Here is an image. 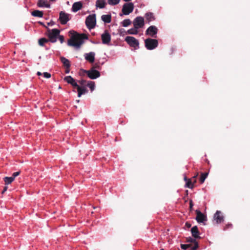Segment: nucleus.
Instances as JSON below:
<instances>
[{"mask_svg": "<svg viewBox=\"0 0 250 250\" xmlns=\"http://www.w3.org/2000/svg\"><path fill=\"white\" fill-rule=\"evenodd\" d=\"M134 9V5L132 2L125 3L122 8V12L125 15H128L132 13Z\"/></svg>", "mask_w": 250, "mask_h": 250, "instance_id": "39448f33", "label": "nucleus"}, {"mask_svg": "<svg viewBox=\"0 0 250 250\" xmlns=\"http://www.w3.org/2000/svg\"><path fill=\"white\" fill-rule=\"evenodd\" d=\"M186 226L188 228H190L191 226V225L190 223H189V222H187L186 223Z\"/></svg>", "mask_w": 250, "mask_h": 250, "instance_id": "79ce46f5", "label": "nucleus"}, {"mask_svg": "<svg viewBox=\"0 0 250 250\" xmlns=\"http://www.w3.org/2000/svg\"><path fill=\"white\" fill-rule=\"evenodd\" d=\"M193 206V204L192 201L191 200H190V201H189V209L190 211H191L192 210Z\"/></svg>", "mask_w": 250, "mask_h": 250, "instance_id": "58836bf2", "label": "nucleus"}, {"mask_svg": "<svg viewBox=\"0 0 250 250\" xmlns=\"http://www.w3.org/2000/svg\"><path fill=\"white\" fill-rule=\"evenodd\" d=\"M194 183H193V182H192L191 179H188V181L186 182L185 187L189 188H193Z\"/></svg>", "mask_w": 250, "mask_h": 250, "instance_id": "bb28decb", "label": "nucleus"}, {"mask_svg": "<svg viewBox=\"0 0 250 250\" xmlns=\"http://www.w3.org/2000/svg\"><path fill=\"white\" fill-rule=\"evenodd\" d=\"M195 212L196 213V220L197 222L199 223H203L207 220V216L202 213L200 210H196Z\"/></svg>", "mask_w": 250, "mask_h": 250, "instance_id": "9b49d317", "label": "nucleus"}, {"mask_svg": "<svg viewBox=\"0 0 250 250\" xmlns=\"http://www.w3.org/2000/svg\"><path fill=\"white\" fill-rule=\"evenodd\" d=\"M160 250H164L163 249H161Z\"/></svg>", "mask_w": 250, "mask_h": 250, "instance_id": "864d4df0", "label": "nucleus"}, {"mask_svg": "<svg viewBox=\"0 0 250 250\" xmlns=\"http://www.w3.org/2000/svg\"><path fill=\"white\" fill-rule=\"evenodd\" d=\"M54 22L53 21H51V22L47 23L48 25H50V26L54 25Z\"/></svg>", "mask_w": 250, "mask_h": 250, "instance_id": "49530a36", "label": "nucleus"}, {"mask_svg": "<svg viewBox=\"0 0 250 250\" xmlns=\"http://www.w3.org/2000/svg\"><path fill=\"white\" fill-rule=\"evenodd\" d=\"M181 248L182 250H186L187 249V244H181Z\"/></svg>", "mask_w": 250, "mask_h": 250, "instance_id": "ea45409f", "label": "nucleus"}, {"mask_svg": "<svg viewBox=\"0 0 250 250\" xmlns=\"http://www.w3.org/2000/svg\"><path fill=\"white\" fill-rule=\"evenodd\" d=\"M58 37L59 40L60 41L61 43H62V42H63L64 40L63 36L62 35H59Z\"/></svg>", "mask_w": 250, "mask_h": 250, "instance_id": "e433bc0d", "label": "nucleus"}, {"mask_svg": "<svg viewBox=\"0 0 250 250\" xmlns=\"http://www.w3.org/2000/svg\"><path fill=\"white\" fill-rule=\"evenodd\" d=\"M86 85L90 89L91 91H92L95 88V83L94 82H88Z\"/></svg>", "mask_w": 250, "mask_h": 250, "instance_id": "c756f323", "label": "nucleus"}, {"mask_svg": "<svg viewBox=\"0 0 250 250\" xmlns=\"http://www.w3.org/2000/svg\"><path fill=\"white\" fill-rule=\"evenodd\" d=\"M84 72L91 79H95L100 76V73L94 68H92L89 70H85Z\"/></svg>", "mask_w": 250, "mask_h": 250, "instance_id": "6e6552de", "label": "nucleus"}, {"mask_svg": "<svg viewBox=\"0 0 250 250\" xmlns=\"http://www.w3.org/2000/svg\"><path fill=\"white\" fill-rule=\"evenodd\" d=\"M61 62L62 63V64H63V66L64 67H70V62L66 58H64L63 57H61Z\"/></svg>", "mask_w": 250, "mask_h": 250, "instance_id": "412c9836", "label": "nucleus"}, {"mask_svg": "<svg viewBox=\"0 0 250 250\" xmlns=\"http://www.w3.org/2000/svg\"><path fill=\"white\" fill-rule=\"evenodd\" d=\"M125 41L131 47L135 48L139 47V42L133 37L127 36L125 39Z\"/></svg>", "mask_w": 250, "mask_h": 250, "instance_id": "1a4fd4ad", "label": "nucleus"}, {"mask_svg": "<svg viewBox=\"0 0 250 250\" xmlns=\"http://www.w3.org/2000/svg\"><path fill=\"white\" fill-rule=\"evenodd\" d=\"M65 73H68L70 71V67H65Z\"/></svg>", "mask_w": 250, "mask_h": 250, "instance_id": "37998d69", "label": "nucleus"}, {"mask_svg": "<svg viewBox=\"0 0 250 250\" xmlns=\"http://www.w3.org/2000/svg\"><path fill=\"white\" fill-rule=\"evenodd\" d=\"M186 242H189V243H192L194 244H196V243H198L197 242V241L195 240V238L194 239V238H191V237L187 238Z\"/></svg>", "mask_w": 250, "mask_h": 250, "instance_id": "473e14b6", "label": "nucleus"}, {"mask_svg": "<svg viewBox=\"0 0 250 250\" xmlns=\"http://www.w3.org/2000/svg\"><path fill=\"white\" fill-rule=\"evenodd\" d=\"M60 31L58 29H50L47 28V35L49 40L52 42H55L57 41V38L59 35Z\"/></svg>", "mask_w": 250, "mask_h": 250, "instance_id": "f03ea898", "label": "nucleus"}, {"mask_svg": "<svg viewBox=\"0 0 250 250\" xmlns=\"http://www.w3.org/2000/svg\"><path fill=\"white\" fill-rule=\"evenodd\" d=\"M37 75H38V76H41V75H42V73H41V72H37Z\"/></svg>", "mask_w": 250, "mask_h": 250, "instance_id": "8fccbe9b", "label": "nucleus"}, {"mask_svg": "<svg viewBox=\"0 0 250 250\" xmlns=\"http://www.w3.org/2000/svg\"><path fill=\"white\" fill-rule=\"evenodd\" d=\"M77 91H78V96L79 97H80L82 96V95L85 93L87 91V90H86V88L84 87H81L80 86L78 87Z\"/></svg>", "mask_w": 250, "mask_h": 250, "instance_id": "b1692460", "label": "nucleus"}, {"mask_svg": "<svg viewBox=\"0 0 250 250\" xmlns=\"http://www.w3.org/2000/svg\"><path fill=\"white\" fill-rule=\"evenodd\" d=\"M133 23L136 29L142 28L145 24L144 18L141 16L137 17L134 20Z\"/></svg>", "mask_w": 250, "mask_h": 250, "instance_id": "0eeeda50", "label": "nucleus"}, {"mask_svg": "<svg viewBox=\"0 0 250 250\" xmlns=\"http://www.w3.org/2000/svg\"><path fill=\"white\" fill-rule=\"evenodd\" d=\"M3 180L5 182V185H8L11 184L14 180V179L11 177H5L3 178Z\"/></svg>", "mask_w": 250, "mask_h": 250, "instance_id": "393cba45", "label": "nucleus"}, {"mask_svg": "<svg viewBox=\"0 0 250 250\" xmlns=\"http://www.w3.org/2000/svg\"><path fill=\"white\" fill-rule=\"evenodd\" d=\"M138 29H136L134 27L133 28H131L127 31V33L131 35H136L138 34Z\"/></svg>", "mask_w": 250, "mask_h": 250, "instance_id": "c85d7f7f", "label": "nucleus"}, {"mask_svg": "<svg viewBox=\"0 0 250 250\" xmlns=\"http://www.w3.org/2000/svg\"><path fill=\"white\" fill-rule=\"evenodd\" d=\"M7 189V187H5L3 189V190L2 191V194L4 193Z\"/></svg>", "mask_w": 250, "mask_h": 250, "instance_id": "a18cd8bd", "label": "nucleus"}, {"mask_svg": "<svg viewBox=\"0 0 250 250\" xmlns=\"http://www.w3.org/2000/svg\"><path fill=\"white\" fill-rule=\"evenodd\" d=\"M79 83L82 86L86 85L87 83L85 80H81L79 81Z\"/></svg>", "mask_w": 250, "mask_h": 250, "instance_id": "72a5a7b5", "label": "nucleus"}, {"mask_svg": "<svg viewBox=\"0 0 250 250\" xmlns=\"http://www.w3.org/2000/svg\"><path fill=\"white\" fill-rule=\"evenodd\" d=\"M145 46L148 50H153L158 45V42L156 39L148 38L145 41Z\"/></svg>", "mask_w": 250, "mask_h": 250, "instance_id": "7ed1b4c3", "label": "nucleus"}, {"mask_svg": "<svg viewBox=\"0 0 250 250\" xmlns=\"http://www.w3.org/2000/svg\"><path fill=\"white\" fill-rule=\"evenodd\" d=\"M120 1V0H108L107 2L109 5H115L118 4Z\"/></svg>", "mask_w": 250, "mask_h": 250, "instance_id": "2f4dec72", "label": "nucleus"}, {"mask_svg": "<svg viewBox=\"0 0 250 250\" xmlns=\"http://www.w3.org/2000/svg\"><path fill=\"white\" fill-rule=\"evenodd\" d=\"M102 20L105 23H110L111 21V16L110 15H103L102 16Z\"/></svg>", "mask_w": 250, "mask_h": 250, "instance_id": "aec40b11", "label": "nucleus"}, {"mask_svg": "<svg viewBox=\"0 0 250 250\" xmlns=\"http://www.w3.org/2000/svg\"><path fill=\"white\" fill-rule=\"evenodd\" d=\"M213 217L217 224H220L224 221V217L221 211L217 210L214 214Z\"/></svg>", "mask_w": 250, "mask_h": 250, "instance_id": "4468645a", "label": "nucleus"}, {"mask_svg": "<svg viewBox=\"0 0 250 250\" xmlns=\"http://www.w3.org/2000/svg\"><path fill=\"white\" fill-rule=\"evenodd\" d=\"M96 15L95 14L90 15L87 16L85 20V24L89 29L95 27L96 25Z\"/></svg>", "mask_w": 250, "mask_h": 250, "instance_id": "20e7f679", "label": "nucleus"}, {"mask_svg": "<svg viewBox=\"0 0 250 250\" xmlns=\"http://www.w3.org/2000/svg\"><path fill=\"white\" fill-rule=\"evenodd\" d=\"M192 236L195 239L200 238L199 231L196 226H194L191 229Z\"/></svg>", "mask_w": 250, "mask_h": 250, "instance_id": "f3484780", "label": "nucleus"}, {"mask_svg": "<svg viewBox=\"0 0 250 250\" xmlns=\"http://www.w3.org/2000/svg\"><path fill=\"white\" fill-rule=\"evenodd\" d=\"M64 81L70 84L74 87L77 88V89H78V87H80V86L76 82L75 80L71 76L65 77L64 78Z\"/></svg>", "mask_w": 250, "mask_h": 250, "instance_id": "ddd939ff", "label": "nucleus"}, {"mask_svg": "<svg viewBox=\"0 0 250 250\" xmlns=\"http://www.w3.org/2000/svg\"><path fill=\"white\" fill-rule=\"evenodd\" d=\"M49 41V40H48L46 38H41L39 40L38 42H39V44L40 46H43L44 45V44L45 43L48 42Z\"/></svg>", "mask_w": 250, "mask_h": 250, "instance_id": "a878e982", "label": "nucleus"}, {"mask_svg": "<svg viewBox=\"0 0 250 250\" xmlns=\"http://www.w3.org/2000/svg\"><path fill=\"white\" fill-rule=\"evenodd\" d=\"M158 29L154 25L149 26L146 30V34L152 37H156L155 35L157 33Z\"/></svg>", "mask_w": 250, "mask_h": 250, "instance_id": "f8f14e48", "label": "nucleus"}, {"mask_svg": "<svg viewBox=\"0 0 250 250\" xmlns=\"http://www.w3.org/2000/svg\"><path fill=\"white\" fill-rule=\"evenodd\" d=\"M82 7H83V4H82V2H81V1L76 2L74 3L72 5V10L74 12H76L78 11H79V10H80L81 9H82Z\"/></svg>", "mask_w": 250, "mask_h": 250, "instance_id": "dca6fc26", "label": "nucleus"}, {"mask_svg": "<svg viewBox=\"0 0 250 250\" xmlns=\"http://www.w3.org/2000/svg\"><path fill=\"white\" fill-rule=\"evenodd\" d=\"M101 39L103 44H109L111 41V36L107 30L101 35Z\"/></svg>", "mask_w": 250, "mask_h": 250, "instance_id": "9d476101", "label": "nucleus"}, {"mask_svg": "<svg viewBox=\"0 0 250 250\" xmlns=\"http://www.w3.org/2000/svg\"><path fill=\"white\" fill-rule=\"evenodd\" d=\"M93 68H94V69L95 68H97V69H99L100 68V65H98V64H95V66H94Z\"/></svg>", "mask_w": 250, "mask_h": 250, "instance_id": "c03bdc74", "label": "nucleus"}, {"mask_svg": "<svg viewBox=\"0 0 250 250\" xmlns=\"http://www.w3.org/2000/svg\"><path fill=\"white\" fill-rule=\"evenodd\" d=\"M95 54L93 52H90L88 53H85L84 54L85 59L89 62L90 63H93L95 61Z\"/></svg>", "mask_w": 250, "mask_h": 250, "instance_id": "2eb2a0df", "label": "nucleus"}, {"mask_svg": "<svg viewBox=\"0 0 250 250\" xmlns=\"http://www.w3.org/2000/svg\"><path fill=\"white\" fill-rule=\"evenodd\" d=\"M199 248V245L198 243H196V244H194V246L190 248L189 250H197Z\"/></svg>", "mask_w": 250, "mask_h": 250, "instance_id": "f704fd0d", "label": "nucleus"}, {"mask_svg": "<svg viewBox=\"0 0 250 250\" xmlns=\"http://www.w3.org/2000/svg\"><path fill=\"white\" fill-rule=\"evenodd\" d=\"M105 5V0H97L96 2V6L101 9L104 8Z\"/></svg>", "mask_w": 250, "mask_h": 250, "instance_id": "6ab92c4d", "label": "nucleus"}, {"mask_svg": "<svg viewBox=\"0 0 250 250\" xmlns=\"http://www.w3.org/2000/svg\"><path fill=\"white\" fill-rule=\"evenodd\" d=\"M146 20L148 21H151L155 20V17L153 14L151 12L146 13L145 15Z\"/></svg>", "mask_w": 250, "mask_h": 250, "instance_id": "4be33fe9", "label": "nucleus"}, {"mask_svg": "<svg viewBox=\"0 0 250 250\" xmlns=\"http://www.w3.org/2000/svg\"><path fill=\"white\" fill-rule=\"evenodd\" d=\"M43 76L46 78H49L51 77V74L48 72H44Z\"/></svg>", "mask_w": 250, "mask_h": 250, "instance_id": "4c0bfd02", "label": "nucleus"}, {"mask_svg": "<svg viewBox=\"0 0 250 250\" xmlns=\"http://www.w3.org/2000/svg\"><path fill=\"white\" fill-rule=\"evenodd\" d=\"M50 1H55V0H50Z\"/></svg>", "mask_w": 250, "mask_h": 250, "instance_id": "603ef678", "label": "nucleus"}, {"mask_svg": "<svg viewBox=\"0 0 250 250\" xmlns=\"http://www.w3.org/2000/svg\"><path fill=\"white\" fill-rule=\"evenodd\" d=\"M131 22L129 19L124 20L122 22V25L124 27H127L131 24Z\"/></svg>", "mask_w": 250, "mask_h": 250, "instance_id": "7c9ffc66", "label": "nucleus"}, {"mask_svg": "<svg viewBox=\"0 0 250 250\" xmlns=\"http://www.w3.org/2000/svg\"><path fill=\"white\" fill-rule=\"evenodd\" d=\"M31 14L32 16H33L34 17L41 18V17H42V16L43 15V13L42 11L36 10L33 11L32 12Z\"/></svg>", "mask_w": 250, "mask_h": 250, "instance_id": "5701e85b", "label": "nucleus"}, {"mask_svg": "<svg viewBox=\"0 0 250 250\" xmlns=\"http://www.w3.org/2000/svg\"><path fill=\"white\" fill-rule=\"evenodd\" d=\"M70 14L66 13L64 11H61L59 14V20L60 21V23L62 25L66 24L67 22L70 20Z\"/></svg>", "mask_w": 250, "mask_h": 250, "instance_id": "423d86ee", "label": "nucleus"}, {"mask_svg": "<svg viewBox=\"0 0 250 250\" xmlns=\"http://www.w3.org/2000/svg\"><path fill=\"white\" fill-rule=\"evenodd\" d=\"M187 249L189 248H191V244H187Z\"/></svg>", "mask_w": 250, "mask_h": 250, "instance_id": "de8ad7c7", "label": "nucleus"}, {"mask_svg": "<svg viewBox=\"0 0 250 250\" xmlns=\"http://www.w3.org/2000/svg\"><path fill=\"white\" fill-rule=\"evenodd\" d=\"M37 5L40 7H45L50 8V5L47 0H38Z\"/></svg>", "mask_w": 250, "mask_h": 250, "instance_id": "a211bd4d", "label": "nucleus"}, {"mask_svg": "<svg viewBox=\"0 0 250 250\" xmlns=\"http://www.w3.org/2000/svg\"><path fill=\"white\" fill-rule=\"evenodd\" d=\"M198 173H197L192 178L194 179V181H193V183H196V178L198 177Z\"/></svg>", "mask_w": 250, "mask_h": 250, "instance_id": "a19ab883", "label": "nucleus"}, {"mask_svg": "<svg viewBox=\"0 0 250 250\" xmlns=\"http://www.w3.org/2000/svg\"><path fill=\"white\" fill-rule=\"evenodd\" d=\"M188 179H189L187 178V177H185V178H184V180L186 181V182L188 181Z\"/></svg>", "mask_w": 250, "mask_h": 250, "instance_id": "09e8293b", "label": "nucleus"}, {"mask_svg": "<svg viewBox=\"0 0 250 250\" xmlns=\"http://www.w3.org/2000/svg\"><path fill=\"white\" fill-rule=\"evenodd\" d=\"M69 33L71 35V37L68 41V45L74 46L77 49L80 48L81 45L83 44V40L87 39L85 34H80L73 30L70 31Z\"/></svg>", "mask_w": 250, "mask_h": 250, "instance_id": "f257e3e1", "label": "nucleus"}, {"mask_svg": "<svg viewBox=\"0 0 250 250\" xmlns=\"http://www.w3.org/2000/svg\"><path fill=\"white\" fill-rule=\"evenodd\" d=\"M208 173L207 172L202 173L201 174V177L200 178V182L201 184H203L204 182L205 179H206V178L208 176Z\"/></svg>", "mask_w": 250, "mask_h": 250, "instance_id": "cd10ccee", "label": "nucleus"}, {"mask_svg": "<svg viewBox=\"0 0 250 250\" xmlns=\"http://www.w3.org/2000/svg\"><path fill=\"white\" fill-rule=\"evenodd\" d=\"M21 173L20 171L14 172L13 173L12 177L15 179V177L19 175Z\"/></svg>", "mask_w": 250, "mask_h": 250, "instance_id": "c9c22d12", "label": "nucleus"}, {"mask_svg": "<svg viewBox=\"0 0 250 250\" xmlns=\"http://www.w3.org/2000/svg\"><path fill=\"white\" fill-rule=\"evenodd\" d=\"M40 23L42 25H43L44 27H45L46 28H48L47 27H46L42 22H40Z\"/></svg>", "mask_w": 250, "mask_h": 250, "instance_id": "3c124183", "label": "nucleus"}]
</instances>
